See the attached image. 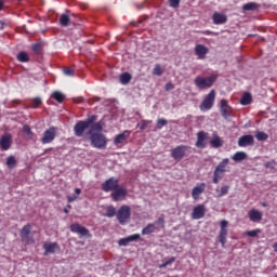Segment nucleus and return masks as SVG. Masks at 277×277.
<instances>
[{"instance_id":"obj_1","label":"nucleus","mask_w":277,"mask_h":277,"mask_svg":"<svg viewBox=\"0 0 277 277\" xmlns=\"http://www.w3.org/2000/svg\"><path fill=\"white\" fill-rule=\"evenodd\" d=\"M96 120H98V116L92 115L88 117L87 120L78 121L74 127V133L76 137H83V133H85V131L90 129V127H92V123L96 122Z\"/></svg>"},{"instance_id":"obj_2","label":"nucleus","mask_w":277,"mask_h":277,"mask_svg":"<svg viewBox=\"0 0 277 277\" xmlns=\"http://www.w3.org/2000/svg\"><path fill=\"white\" fill-rule=\"evenodd\" d=\"M215 81H217V75L213 74L209 77L197 76L194 83L199 90H209V88H213Z\"/></svg>"},{"instance_id":"obj_3","label":"nucleus","mask_w":277,"mask_h":277,"mask_svg":"<svg viewBox=\"0 0 277 277\" xmlns=\"http://www.w3.org/2000/svg\"><path fill=\"white\" fill-rule=\"evenodd\" d=\"M87 134L90 135V142L93 148L103 149L107 146V136H105V134L101 132H92V130H89Z\"/></svg>"},{"instance_id":"obj_4","label":"nucleus","mask_w":277,"mask_h":277,"mask_svg":"<svg viewBox=\"0 0 277 277\" xmlns=\"http://www.w3.org/2000/svg\"><path fill=\"white\" fill-rule=\"evenodd\" d=\"M213 105H215V90H211L202 100L199 105L200 111H209L213 109Z\"/></svg>"},{"instance_id":"obj_5","label":"nucleus","mask_w":277,"mask_h":277,"mask_svg":"<svg viewBox=\"0 0 277 277\" xmlns=\"http://www.w3.org/2000/svg\"><path fill=\"white\" fill-rule=\"evenodd\" d=\"M192 153V147L187 145H179L171 150V157L175 161H181L184 157H187Z\"/></svg>"},{"instance_id":"obj_6","label":"nucleus","mask_w":277,"mask_h":277,"mask_svg":"<svg viewBox=\"0 0 277 277\" xmlns=\"http://www.w3.org/2000/svg\"><path fill=\"white\" fill-rule=\"evenodd\" d=\"M117 220L121 226H124L131 220V207L121 206L117 211Z\"/></svg>"},{"instance_id":"obj_7","label":"nucleus","mask_w":277,"mask_h":277,"mask_svg":"<svg viewBox=\"0 0 277 277\" xmlns=\"http://www.w3.org/2000/svg\"><path fill=\"white\" fill-rule=\"evenodd\" d=\"M19 237L22 239V243H25V246H31L36 243V240L34 239V236L31 235V225L26 224L19 232Z\"/></svg>"},{"instance_id":"obj_8","label":"nucleus","mask_w":277,"mask_h":277,"mask_svg":"<svg viewBox=\"0 0 277 277\" xmlns=\"http://www.w3.org/2000/svg\"><path fill=\"white\" fill-rule=\"evenodd\" d=\"M55 137H57V128L52 126L43 132L40 142L41 144H53Z\"/></svg>"},{"instance_id":"obj_9","label":"nucleus","mask_w":277,"mask_h":277,"mask_svg":"<svg viewBox=\"0 0 277 277\" xmlns=\"http://www.w3.org/2000/svg\"><path fill=\"white\" fill-rule=\"evenodd\" d=\"M226 237H228V221L222 220L220 222V233H219V241L222 245V248L226 246Z\"/></svg>"},{"instance_id":"obj_10","label":"nucleus","mask_w":277,"mask_h":277,"mask_svg":"<svg viewBox=\"0 0 277 277\" xmlns=\"http://www.w3.org/2000/svg\"><path fill=\"white\" fill-rule=\"evenodd\" d=\"M120 187L119 181L116 177H109L102 184V189L103 192L109 193V192H115Z\"/></svg>"},{"instance_id":"obj_11","label":"nucleus","mask_w":277,"mask_h":277,"mask_svg":"<svg viewBox=\"0 0 277 277\" xmlns=\"http://www.w3.org/2000/svg\"><path fill=\"white\" fill-rule=\"evenodd\" d=\"M110 198H113L114 202H122L127 198V188L119 186L111 192Z\"/></svg>"},{"instance_id":"obj_12","label":"nucleus","mask_w":277,"mask_h":277,"mask_svg":"<svg viewBox=\"0 0 277 277\" xmlns=\"http://www.w3.org/2000/svg\"><path fill=\"white\" fill-rule=\"evenodd\" d=\"M220 111L225 120H228V118L233 116V107L228 105V102L226 100H221Z\"/></svg>"},{"instance_id":"obj_13","label":"nucleus","mask_w":277,"mask_h":277,"mask_svg":"<svg viewBox=\"0 0 277 277\" xmlns=\"http://www.w3.org/2000/svg\"><path fill=\"white\" fill-rule=\"evenodd\" d=\"M69 228H70L71 233H77L78 235H80V237L90 236V229L82 226L81 224L74 223V224L70 225Z\"/></svg>"},{"instance_id":"obj_14","label":"nucleus","mask_w":277,"mask_h":277,"mask_svg":"<svg viewBox=\"0 0 277 277\" xmlns=\"http://www.w3.org/2000/svg\"><path fill=\"white\" fill-rule=\"evenodd\" d=\"M254 145V136L251 134H246L239 137L238 140V146L240 148H246L247 146H253Z\"/></svg>"},{"instance_id":"obj_15","label":"nucleus","mask_w":277,"mask_h":277,"mask_svg":"<svg viewBox=\"0 0 277 277\" xmlns=\"http://www.w3.org/2000/svg\"><path fill=\"white\" fill-rule=\"evenodd\" d=\"M195 55L198 57V60H206L207 55H209V48H207L205 44H197L195 47Z\"/></svg>"},{"instance_id":"obj_16","label":"nucleus","mask_w":277,"mask_h":277,"mask_svg":"<svg viewBox=\"0 0 277 277\" xmlns=\"http://www.w3.org/2000/svg\"><path fill=\"white\" fill-rule=\"evenodd\" d=\"M12 147V134H4L0 137V148L2 150H10Z\"/></svg>"},{"instance_id":"obj_17","label":"nucleus","mask_w":277,"mask_h":277,"mask_svg":"<svg viewBox=\"0 0 277 277\" xmlns=\"http://www.w3.org/2000/svg\"><path fill=\"white\" fill-rule=\"evenodd\" d=\"M43 250L44 256H49V254H55V251L60 250V245L57 242H44Z\"/></svg>"},{"instance_id":"obj_18","label":"nucleus","mask_w":277,"mask_h":277,"mask_svg":"<svg viewBox=\"0 0 277 277\" xmlns=\"http://www.w3.org/2000/svg\"><path fill=\"white\" fill-rule=\"evenodd\" d=\"M209 133L205 132V131H200L197 133V142H196V146L197 148H207V137H208Z\"/></svg>"},{"instance_id":"obj_19","label":"nucleus","mask_w":277,"mask_h":277,"mask_svg":"<svg viewBox=\"0 0 277 277\" xmlns=\"http://www.w3.org/2000/svg\"><path fill=\"white\" fill-rule=\"evenodd\" d=\"M207 188V184L200 183L199 185L195 186L192 190V196L195 200H200V196L205 194V189Z\"/></svg>"},{"instance_id":"obj_20","label":"nucleus","mask_w":277,"mask_h":277,"mask_svg":"<svg viewBox=\"0 0 277 277\" xmlns=\"http://www.w3.org/2000/svg\"><path fill=\"white\" fill-rule=\"evenodd\" d=\"M212 21L214 25H224V23L228 22V16H226L224 13L215 12L212 15Z\"/></svg>"},{"instance_id":"obj_21","label":"nucleus","mask_w":277,"mask_h":277,"mask_svg":"<svg viewBox=\"0 0 277 277\" xmlns=\"http://www.w3.org/2000/svg\"><path fill=\"white\" fill-rule=\"evenodd\" d=\"M205 211L203 205L196 206L192 213L193 220H202V217H205Z\"/></svg>"},{"instance_id":"obj_22","label":"nucleus","mask_w":277,"mask_h":277,"mask_svg":"<svg viewBox=\"0 0 277 277\" xmlns=\"http://www.w3.org/2000/svg\"><path fill=\"white\" fill-rule=\"evenodd\" d=\"M210 146L212 148H222V146H224V141L222 140V137H220V135H217V132H214L212 134V138L210 140Z\"/></svg>"},{"instance_id":"obj_23","label":"nucleus","mask_w":277,"mask_h":277,"mask_svg":"<svg viewBox=\"0 0 277 277\" xmlns=\"http://www.w3.org/2000/svg\"><path fill=\"white\" fill-rule=\"evenodd\" d=\"M131 135V131L126 130L122 133L118 134L115 140H114V144L116 146H120V144H124L127 142V137H129Z\"/></svg>"},{"instance_id":"obj_24","label":"nucleus","mask_w":277,"mask_h":277,"mask_svg":"<svg viewBox=\"0 0 277 277\" xmlns=\"http://www.w3.org/2000/svg\"><path fill=\"white\" fill-rule=\"evenodd\" d=\"M250 222L259 223L263 220V213L256 209H252L248 213Z\"/></svg>"},{"instance_id":"obj_25","label":"nucleus","mask_w":277,"mask_h":277,"mask_svg":"<svg viewBox=\"0 0 277 277\" xmlns=\"http://www.w3.org/2000/svg\"><path fill=\"white\" fill-rule=\"evenodd\" d=\"M141 238L140 234H133L130 235L126 238H121L119 239L118 243L119 246H128L129 243H131V241H137Z\"/></svg>"},{"instance_id":"obj_26","label":"nucleus","mask_w":277,"mask_h":277,"mask_svg":"<svg viewBox=\"0 0 277 277\" xmlns=\"http://www.w3.org/2000/svg\"><path fill=\"white\" fill-rule=\"evenodd\" d=\"M228 192H230V186L228 185H223L220 188H216V198H224V196H227Z\"/></svg>"},{"instance_id":"obj_27","label":"nucleus","mask_w":277,"mask_h":277,"mask_svg":"<svg viewBox=\"0 0 277 277\" xmlns=\"http://www.w3.org/2000/svg\"><path fill=\"white\" fill-rule=\"evenodd\" d=\"M223 179L224 172L220 171L219 169H214L212 183H214V185H217V183H220V181H222Z\"/></svg>"},{"instance_id":"obj_28","label":"nucleus","mask_w":277,"mask_h":277,"mask_svg":"<svg viewBox=\"0 0 277 277\" xmlns=\"http://www.w3.org/2000/svg\"><path fill=\"white\" fill-rule=\"evenodd\" d=\"M242 10L245 12H254V10H259V4L256 2H248L242 5Z\"/></svg>"},{"instance_id":"obj_29","label":"nucleus","mask_w":277,"mask_h":277,"mask_svg":"<svg viewBox=\"0 0 277 277\" xmlns=\"http://www.w3.org/2000/svg\"><path fill=\"white\" fill-rule=\"evenodd\" d=\"M232 159L236 162L245 161V159H248V154H246L245 151H237L236 154H234Z\"/></svg>"},{"instance_id":"obj_30","label":"nucleus","mask_w":277,"mask_h":277,"mask_svg":"<svg viewBox=\"0 0 277 277\" xmlns=\"http://www.w3.org/2000/svg\"><path fill=\"white\" fill-rule=\"evenodd\" d=\"M150 124H153V120L144 119L136 124V128L140 129V131H146V129H148V127H150Z\"/></svg>"},{"instance_id":"obj_31","label":"nucleus","mask_w":277,"mask_h":277,"mask_svg":"<svg viewBox=\"0 0 277 277\" xmlns=\"http://www.w3.org/2000/svg\"><path fill=\"white\" fill-rule=\"evenodd\" d=\"M51 96H52V98H54V101H56V103H64V101L66 98V95H64L60 91H54Z\"/></svg>"},{"instance_id":"obj_32","label":"nucleus","mask_w":277,"mask_h":277,"mask_svg":"<svg viewBox=\"0 0 277 277\" xmlns=\"http://www.w3.org/2000/svg\"><path fill=\"white\" fill-rule=\"evenodd\" d=\"M157 230V227L155 224L149 223L146 227L142 229V235H151V233H155Z\"/></svg>"},{"instance_id":"obj_33","label":"nucleus","mask_w":277,"mask_h":277,"mask_svg":"<svg viewBox=\"0 0 277 277\" xmlns=\"http://www.w3.org/2000/svg\"><path fill=\"white\" fill-rule=\"evenodd\" d=\"M252 103V94L251 93H243L242 97L240 98L241 105H250Z\"/></svg>"},{"instance_id":"obj_34","label":"nucleus","mask_w":277,"mask_h":277,"mask_svg":"<svg viewBox=\"0 0 277 277\" xmlns=\"http://www.w3.org/2000/svg\"><path fill=\"white\" fill-rule=\"evenodd\" d=\"M228 158H224L216 167L215 169L226 174V167L228 166Z\"/></svg>"},{"instance_id":"obj_35","label":"nucleus","mask_w":277,"mask_h":277,"mask_svg":"<svg viewBox=\"0 0 277 277\" xmlns=\"http://www.w3.org/2000/svg\"><path fill=\"white\" fill-rule=\"evenodd\" d=\"M16 158L14 156H9L6 158V168H9V170H14V168H16Z\"/></svg>"},{"instance_id":"obj_36","label":"nucleus","mask_w":277,"mask_h":277,"mask_svg":"<svg viewBox=\"0 0 277 277\" xmlns=\"http://www.w3.org/2000/svg\"><path fill=\"white\" fill-rule=\"evenodd\" d=\"M60 25L62 27H68V25H70V16L67 14H62L60 17Z\"/></svg>"},{"instance_id":"obj_37","label":"nucleus","mask_w":277,"mask_h":277,"mask_svg":"<svg viewBox=\"0 0 277 277\" xmlns=\"http://www.w3.org/2000/svg\"><path fill=\"white\" fill-rule=\"evenodd\" d=\"M131 79L132 76L129 72H123L120 75V83H122V85H127V83H130Z\"/></svg>"},{"instance_id":"obj_38","label":"nucleus","mask_w":277,"mask_h":277,"mask_svg":"<svg viewBox=\"0 0 277 277\" xmlns=\"http://www.w3.org/2000/svg\"><path fill=\"white\" fill-rule=\"evenodd\" d=\"M23 133L26 135L27 140H34V132L28 124L23 126Z\"/></svg>"},{"instance_id":"obj_39","label":"nucleus","mask_w":277,"mask_h":277,"mask_svg":"<svg viewBox=\"0 0 277 277\" xmlns=\"http://www.w3.org/2000/svg\"><path fill=\"white\" fill-rule=\"evenodd\" d=\"M117 213L118 212H116V208L114 206H108L104 215L105 217H114L115 215L117 216Z\"/></svg>"},{"instance_id":"obj_40","label":"nucleus","mask_w":277,"mask_h":277,"mask_svg":"<svg viewBox=\"0 0 277 277\" xmlns=\"http://www.w3.org/2000/svg\"><path fill=\"white\" fill-rule=\"evenodd\" d=\"M17 61L22 62L23 64L29 62V54H27L26 52H19L17 54Z\"/></svg>"},{"instance_id":"obj_41","label":"nucleus","mask_w":277,"mask_h":277,"mask_svg":"<svg viewBox=\"0 0 277 277\" xmlns=\"http://www.w3.org/2000/svg\"><path fill=\"white\" fill-rule=\"evenodd\" d=\"M256 141L258 142H265L266 140H268L269 135H267V133L265 132H256L255 134Z\"/></svg>"},{"instance_id":"obj_42","label":"nucleus","mask_w":277,"mask_h":277,"mask_svg":"<svg viewBox=\"0 0 277 277\" xmlns=\"http://www.w3.org/2000/svg\"><path fill=\"white\" fill-rule=\"evenodd\" d=\"M90 131H92V133H94V131H98V133H101V131H103V126L101 124V122H93L91 126Z\"/></svg>"},{"instance_id":"obj_43","label":"nucleus","mask_w":277,"mask_h":277,"mask_svg":"<svg viewBox=\"0 0 277 277\" xmlns=\"http://www.w3.org/2000/svg\"><path fill=\"white\" fill-rule=\"evenodd\" d=\"M153 75H155L156 77H161V75H163V69L161 68V65H155L153 69Z\"/></svg>"},{"instance_id":"obj_44","label":"nucleus","mask_w":277,"mask_h":277,"mask_svg":"<svg viewBox=\"0 0 277 277\" xmlns=\"http://www.w3.org/2000/svg\"><path fill=\"white\" fill-rule=\"evenodd\" d=\"M31 51H34V53H36L37 55H40L42 51V43H34L31 45Z\"/></svg>"},{"instance_id":"obj_45","label":"nucleus","mask_w":277,"mask_h":277,"mask_svg":"<svg viewBox=\"0 0 277 277\" xmlns=\"http://www.w3.org/2000/svg\"><path fill=\"white\" fill-rule=\"evenodd\" d=\"M246 235L248 237H258L259 235H261V229L256 228V229L248 230L246 232Z\"/></svg>"},{"instance_id":"obj_46","label":"nucleus","mask_w":277,"mask_h":277,"mask_svg":"<svg viewBox=\"0 0 277 277\" xmlns=\"http://www.w3.org/2000/svg\"><path fill=\"white\" fill-rule=\"evenodd\" d=\"M63 72L66 77H75V69H71L70 67H65Z\"/></svg>"},{"instance_id":"obj_47","label":"nucleus","mask_w":277,"mask_h":277,"mask_svg":"<svg viewBox=\"0 0 277 277\" xmlns=\"http://www.w3.org/2000/svg\"><path fill=\"white\" fill-rule=\"evenodd\" d=\"M168 124V120L166 119H158L157 120V129L161 130L163 129V127H166Z\"/></svg>"},{"instance_id":"obj_48","label":"nucleus","mask_w":277,"mask_h":277,"mask_svg":"<svg viewBox=\"0 0 277 277\" xmlns=\"http://www.w3.org/2000/svg\"><path fill=\"white\" fill-rule=\"evenodd\" d=\"M39 105H42V100L40 97H36L32 100V107L36 109Z\"/></svg>"},{"instance_id":"obj_49","label":"nucleus","mask_w":277,"mask_h":277,"mask_svg":"<svg viewBox=\"0 0 277 277\" xmlns=\"http://www.w3.org/2000/svg\"><path fill=\"white\" fill-rule=\"evenodd\" d=\"M171 8H179L181 5V0H169Z\"/></svg>"},{"instance_id":"obj_50","label":"nucleus","mask_w":277,"mask_h":277,"mask_svg":"<svg viewBox=\"0 0 277 277\" xmlns=\"http://www.w3.org/2000/svg\"><path fill=\"white\" fill-rule=\"evenodd\" d=\"M156 224L158 226H161V228H163V226H166V220H163V217H158V220L156 221Z\"/></svg>"},{"instance_id":"obj_51","label":"nucleus","mask_w":277,"mask_h":277,"mask_svg":"<svg viewBox=\"0 0 277 277\" xmlns=\"http://www.w3.org/2000/svg\"><path fill=\"white\" fill-rule=\"evenodd\" d=\"M164 90H166V92H170V90H174V84L172 82H168L164 85Z\"/></svg>"},{"instance_id":"obj_52","label":"nucleus","mask_w":277,"mask_h":277,"mask_svg":"<svg viewBox=\"0 0 277 277\" xmlns=\"http://www.w3.org/2000/svg\"><path fill=\"white\" fill-rule=\"evenodd\" d=\"M75 200H77V195H71L67 197V202H75Z\"/></svg>"},{"instance_id":"obj_53","label":"nucleus","mask_w":277,"mask_h":277,"mask_svg":"<svg viewBox=\"0 0 277 277\" xmlns=\"http://www.w3.org/2000/svg\"><path fill=\"white\" fill-rule=\"evenodd\" d=\"M174 261H176V258H170L168 261H166L164 263L168 265H172V263H174Z\"/></svg>"},{"instance_id":"obj_54","label":"nucleus","mask_w":277,"mask_h":277,"mask_svg":"<svg viewBox=\"0 0 277 277\" xmlns=\"http://www.w3.org/2000/svg\"><path fill=\"white\" fill-rule=\"evenodd\" d=\"M276 164V162H266L265 163V168H274V166Z\"/></svg>"},{"instance_id":"obj_55","label":"nucleus","mask_w":277,"mask_h":277,"mask_svg":"<svg viewBox=\"0 0 277 277\" xmlns=\"http://www.w3.org/2000/svg\"><path fill=\"white\" fill-rule=\"evenodd\" d=\"M5 8V1L0 0V12Z\"/></svg>"},{"instance_id":"obj_56","label":"nucleus","mask_w":277,"mask_h":277,"mask_svg":"<svg viewBox=\"0 0 277 277\" xmlns=\"http://www.w3.org/2000/svg\"><path fill=\"white\" fill-rule=\"evenodd\" d=\"M75 194H77V196H79L81 194V188H76Z\"/></svg>"},{"instance_id":"obj_57","label":"nucleus","mask_w":277,"mask_h":277,"mask_svg":"<svg viewBox=\"0 0 277 277\" xmlns=\"http://www.w3.org/2000/svg\"><path fill=\"white\" fill-rule=\"evenodd\" d=\"M160 269H163V267H168V264L164 262V263H162V264H160Z\"/></svg>"},{"instance_id":"obj_58","label":"nucleus","mask_w":277,"mask_h":277,"mask_svg":"<svg viewBox=\"0 0 277 277\" xmlns=\"http://www.w3.org/2000/svg\"><path fill=\"white\" fill-rule=\"evenodd\" d=\"M274 251L277 252V242L273 245Z\"/></svg>"},{"instance_id":"obj_59","label":"nucleus","mask_w":277,"mask_h":277,"mask_svg":"<svg viewBox=\"0 0 277 277\" xmlns=\"http://www.w3.org/2000/svg\"><path fill=\"white\" fill-rule=\"evenodd\" d=\"M13 103H16L17 105H21L19 100H14Z\"/></svg>"},{"instance_id":"obj_60","label":"nucleus","mask_w":277,"mask_h":277,"mask_svg":"<svg viewBox=\"0 0 277 277\" xmlns=\"http://www.w3.org/2000/svg\"><path fill=\"white\" fill-rule=\"evenodd\" d=\"M0 29H3V22H0Z\"/></svg>"},{"instance_id":"obj_61","label":"nucleus","mask_w":277,"mask_h":277,"mask_svg":"<svg viewBox=\"0 0 277 277\" xmlns=\"http://www.w3.org/2000/svg\"><path fill=\"white\" fill-rule=\"evenodd\" d=\"M63 211H64V213H68V209H66V208Z\"/></svg>"},{"instance_id":"obj_62","label":"nucleus","mask_w":277,"mask_h":277,"mask_svg":"<svg viewBox=\"0 0 277 277\" xmlns=\"http://www.w3.org/2000/svg\"><path fill=\"white\" fill-rule=\"evenodd\" d=\"M67 207H68V209H72V206H70V205H68Z\"/></svg>"},{"instance_id":"obj_63","label":"nucleus","mask_w":277,"mask_h":277,"mask_svg":"<svg viewBox=\"0 0 277 277\" xmlns=\"http://www.w3.org/2000/svg\"><path fill=\"white\" fill-rule=\"evenodd\" d=\"M48 150H53V148H49Z\"/></svg>"}]
</instances>
